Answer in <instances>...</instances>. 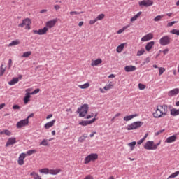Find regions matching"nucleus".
I'll return each instance as SVG.
<instances>
[{"instance_id": "f257e3e1", "label": "nucleus", "mask_w": 179, "mask_h": 179, "mask_svg": "<svg viewBox=\"0 0 179 179\" xmlns=\"http://www.w3.org/2000/svg\"><path fill=\"white\" fill-rule=\"evenodd\" d=\"M169 115V107L167 105H158L154 109L152 117L154 118H164Z\"/></svg>"}, {"instance_id": "f03ea898", "label": "nucleus", "mask_w": 179, "mask_h": 179, "mask_svg": "<svg viewBox=\"0 0 179 179\" xmlns=\"http://www.w3.org/2000/svg\"><path fill=\"white\" fill-rule=\"evenodd\" d=\"M161 141H159L158 143L155 144V141H148L145 144H144V149L145 150H156L157 149V147L160 145Z\"/></svg>"}, {"instance_id": "7ed1b4c3", "label": "nucleus", "mask_w": 179, "mask_h": 179, "mask_svg": "<svg viewBox=\"0 0 179 179\" xmlns=\"http://www.w3.org/2000/svg\"><path fill=\"white\" fill-rule=\"evenodd\" d=\"M88 112H89L88 104H83L77 110V113L78 114H79V117H80V118H83V117H86V115L87 114Z\"/></svg>"}, {"instance_id": "20e7f679", "label": "nucleus", "mask_w": 179, "mask_h": 179, "mask_svg": "<svg viewBox=\"0 0 179 179\" xmlns=\"http://www.w3.org/2000/svg\"><path fill=\"white\" fill-rule=\"evenodd\" d=\"M99 159V155L97 153H92L85 157L84 159V164H89L90 162H96Z\"/></svg>"}, {"instance_id": "39448f33", "label": "nucleus", "mask_w": 179, "mask_h": 179, "mask_svg": "<svg viewBox=\"0 0 179 179\" xmlns=\"http://www.w3.org/2000/svg\"><path fill=\"white\" fill-rule=\"evenodd\" d=\"M143 125V122H134L126 127V129L127 131H134V129H138V128H141Z\"/></svg>"}, {"instance_id": "423d86ee", "label": "nucleus", "mask_w": 179, "mask_h": 179, "mask_svg": "<svg viewBox=\"0 0 179 179\" xmlns=\"http://www.w3.org/2000/svg\"><path fill=\"white\" fill-rule=\"evenodd\" d=\"M31 25V20L30 18H26L22 20V23L18 24V27H21L23 29V27H25L26 30H30Z\"/></svg>"}, {"instance_id": "0eeeda50", "label": "nucleus", "mask_w": 179, "mask_h": 179, "mask_svg": "<svg viewBox=\"0 0 179 179\" xmlns=\"http://www.w3.org/2000/svg\"><path fill=\"white\" fill-rule=\"evenodd\" d=\"M170 43H171V38L168 35L164 36L159 39L160 45H169Z\"/></svg>"}, {"instance_id": "6e6552de", "label": "nucleus", "mask_w": 179, "mask_h": 179, "mask_svg": "<svg viewBox=\"0 0 179 179\" xmlns=\"http://www.w3.org/2000/svg\"><path fill=\"white\" fill-rule=\"evenodd\" d=\"M140 8H149L153 5V0H143L138 2Z\"/></svg>"}, {"instance_id": "1a4fd4ad", "label": "nucleus", "mask_w": 179, "mask_h": 179, "mask_svg": "<svg viewBox=\"0 0 179 179\" xmlns=\"http://www.w3.org/2000/svg\"><path fill=\"white\" fill-rule=\"evenodd\" d=\"M28 125H29L28 120L24 119L17 122L16 128H17V129H20L22 128H24V127H28Z\"/></svg>"}, {"instance_id": "9d476101", "label": "nucleus", "mask_w": 179, "mask_h": 179, "mask_svg": "<svg viewBox=\"0 0 179 179\" xmlns=\"http://www.w3.org/2000/svg\"><path fill=\"white\" fill-rule=\"evenodd\" d=\"M48 32V30L45 27H44L43 29H39L38 30H32V33H34V34H37L38 36H44V34H47Z\"/></svg>"}, {"instance_id": "9b49d317", "label": "nucleus", "mask_w": 179, "mask_h": 179, "mask_svg": "<svg viewBox=\"0 0 179 179\" xmlns=\"http://www.w3.org/2000/svg\"><path fill=\"white\" fill-rule=\"evenodd\" d=\"M57 22H58V20L56 18V19H53L52 20H49V21H47L45 22V27L47 29H48V31L49 29H52V27H55V24H57Z\"/></svg>"}, {"instance_id": "f8f14e48", "label": "nucleus", "mask_w": 179, "mask_h": 179, "mask_svg": "<svg viewBox=\"0 0 179 179\" xmlns=\"http://www.w3.org/2000/svg\"><path fill=\"white\" fill-rule=\"evenodd\" d=\"M97 119L96 117L93 118L91 120H82L79 122V125H82L83 127H87V125H90V124H93Z\"/></svg>"}, {"instance_id": "ddd939ff", "label": "nucleus", "mask_w": 179, "mask_h": 179, "mask_svg": "<svg viewBox=\"0 0 179 179\" xmlns=\"http://www.w3.org/2000/svg\"><path fill=\"white\" fill-rule=\"evenodd\" d=\"M24 159H26V153H21L17 161L19 166H23L24 164Z\"/></svg>"}, {"instance_id": "4468645a", "label": "nucleus", "mask_w": 179, "mask_h": 179, "mask_svg": "<svg viewBox=\"0 0 179 179\" xmlns=\"http://www.w3.org/2000/svg\"><path fill=\"white\" fill-rule=\"evenodd\" d=\"M153 39V34L152 33H148V34L145 35L143 38H141V41L143 43L146 41H149L150 40Z\"/></svg>"}, {"instance_id": "2eb2a0df", "label": "nucleus", "mask_w": 179, "mask_h": 179, "mask_svg": "<svg viewBox=\"0 0 179 179\" xmlns=\"http://www.w3.org/2000/svg\"><path fill=\"white\" fill-rule=\"evenodd\" d=\"M179 94V88H175L168 92V96H169L170 97H173V96H177V94Z\"/></svg>"}, {"instance_id": "dca6fc26", "label": "nucleus", "mask_w": 179, "mask_h": 179, "mask_svg": "<svg viewBox=\"0 0 179 179\" xmlns=\"http://www.w3.org/2000/svg\"><path fill=\"white\" fill-rule=\"evenodd\" d=\"M16 143V138L15 137H11L8 139L6 143V147L8 148V146H10L12 145H15Z\"/></svg>"}, {"instance_id": "f3484780", "label": "nucleus", "mask_w": 179, "mask_h": 179, "mask_svg": "<svg viewBox=\"0 0 179 179\" xmlns=\"http://www.w3.org/2000/svg\"><path fill=\"white\" fill-rule=\"evenodd\" d=\"M55 122H56L55 119H54L53 120H52V121H50V122H47V123L44 125L45 129H50V128H52V127H53L54 125H55Z\"/></svg>"}, {"instance_id": "a211bd4d", "label": "nucleus", "mask_w": 179, "mask_h": 179, "mask_svg": "<svg viewBox=\"0 0 179 179\" xmlns=\"http://www.w3.org/2000/svg\"><path fill=\"white\" fill-rule=\"evenodd\" d=\"M176 141H177V136L173 135L172 136L168 137L165 142L166 143H173V142H176Z\"/></svg>"}, {"instance_id": "6ab92c4d", "label": "nucleus", "mask_w": 179, "mask_h": 179, "mask_svg": "<svg viewBox=\"0 0 179 179\" xmlns=\"http://www.w3.org/2000/svg\"><path fill=\"white\" fill-rule=\"evenodd\" d=\"M124 71H125V72H134V71H136V66H132V65L126 66L124 67Z\"/></svg>"}, {"instance_id": "aec40b11", "label": "nucleus", "mask_w": 179, "mask_h": 179, "mask_svg": "<svg viewBox=\"0 0 179 179\" xmlns=\"http://www.w3.org/2000/svg\"><path fill=\"white\" fill-rule=\"evenodd\" d=\"M102 62H103V60L101 59L92 60L91 66H97L98 65H100V64H101Z\"/></svg>"}, {"instance_id": "412c9836", "label": "nucleus", "mask_w": 179, "mask_h": 179, "mask_svg": "<svg viewBox=\"0 0 179 179\" xmlns=\"http://www.w3.org/2000/svg\"><path fill=\"white\" fill-rule=\"evenodd\" d=\"M170 114L172 117H177L179 115V108H172L170 110Z\"/></svg>"}, {"instance_id": "4be33fe9", "label": "nucleus", "mask_w": 179, "mask_h": 179, "mask_svg": "<svg viewBox=\"0 0 179 179\" xmlns=\"http://www.w3.org/2000/svg\"><path fill=\"white\" fill-rule=\"evenodd\" d=\"M142 15V11L138 12L137 14H136L134 16H133L130 19L131 23H134V22H136V20L141 17V15Z\"/></svg>"}, {"instance_id": "5701e85b", "label": "nucleus", "mask_w": 179, "mask_h": 179, "mask_svg": "<svg viewBox=\"0 0 179 179\" xmlns=\"http://www.w3.org/2000/svg\"><path fill=\"white\" fill-rule=\"evenodd\" d=\"M155 45V41H150L145 45V50L146 51L149 52L153 48V46Z\"/></svg>"}, {"instance_id": "b1692460", "label": "nucleus", "mask_w": 179, "mask_h": 179, "mask_svg": "<svg viewBox=\"0 0 179 179\" xmlns=\"http://www.w3.org/2000/svg\"><path fill=\"white\" fill-rule=\"evenodd\" d=\"M31 94H30V92H27L25 94V96L24 97V104H27V103H29V101H30V98L31 97Z\"/></svg>"}, {"instance_id": "393cba45", "label": "nucleus", "mask_w": 179, "mask_h": 179, "mask_svg": "<svg viewBox=\"0 0 179 179\" xmlns=\"http://www.w3.org/2000/svg\"><path fill=\"white\" fill-rule=\"evenodd\" d=\"M59 173H61V169H49V174H52V176H57Z\"/></svg>"}, {"instance_id": "a878e982", "label": "nucleus", "mask_w": 179, "mask_h": 179, "mask_svg": "<svg viewBox=\"0 0 179 179\" xmlns=\"http://www.w3.org/2000/svg\"><path fill=\"white\" fill-rule=\"evenodd\" d=\"M137 116H138L137 114L127 115V116H125L123 118V120H124V121L128 122V121H131V120H133V118H135V117H137Z\"/></svg>"}, {"instance_id": "bb28decb", "label": "nucleus", "mask_w": 179, "mask_h": 179, "mask_svg": "<svg viewBox=\"0 0 179 179\" xmlns=\"http://www.w3.org/2000/svg\"><path fill=\"white\" fill-rule=\"evenodd\" d=\"M19 44H20V40L16 39L15 41H11V43L8 44V47H13V45H19Z\"/></svg>"}, {"instance_id": "cd10ccee", "label": "nucleus", "mask_w": 179, "mask_h": 179, "mask_svg": "<svg viewBox=\"0 0 179 179\" xmlns=\"http://www.w3.org/2000/svg\"><path fill=\"white\" fill-rule=\"evenodd\" d=\"M125 45H127V43H122L120 44L119 46H117L116 51L117 52H122V50H124V47H125Z\"/></svg>"}, {"instance_id": "c85d7f7f", "label": "nucleus", "mask_w": 179, "mask_h": 179, "mask_svg": "<svg viewBox=\"0 0 179 179\" xmlns=\"http://www.w3.org/2000/svg\"><path fill=\"white\" fill-rule=\"evenodd\" d=\"M19 82V78H13L10 82H8V85L10 86H13V85H16Z\"/></svg>"}, {"instance_id": "c756f323", "label": "nucleus", "mask_w": 179, "mask_h": 179, "mask_svg": "<svg viewBox=\"0 0 179 179\" xmlns=\"http://www.w3.org/2000/svg\"><path fill=\"white\" fill-rule=\"evenodd\" d=\"M0 135H6V136H10V135H12V132L8 129H5L0 131Z\"/></svg>"}, {"instance_id": "7c9ffc66", "label": "nucleus", "mask_w": 179, "mask_h": 179, "mask_svg": "<svg viewBox=\"0 0 179 179\" xmlns=\"http://www.w3.org/2000/svg\"><path fill=\"white\" fill-rule=\"evenodd\" d=\"M30 176L33 177L34 179H43L41 178V176H40V175L37 173V172L33 171L30 173Z\"/></svg>"}, {"instance_id": "2f4dec72", "label": "nucleus", "mask_w": 179, "mask_h": 179, "mask_svg": "<svg viewBox=\"0 0 179 179\" xmlns=\"http://www.w3.org/2000/svg\"><path fill=\"white\" fill-rule=\"evenodd\" d=\"M41 174H50V169L48 168H43L39 170Z\"/></svg>"}, {"instance_id": "473e14b6", "label": "nucleus", "mask_w": 179, "mask_h": 179, "mask_svg": "<svg viewBox=\"0 0 179 179\" xmlns=\"http://www.w3.org/2000/svg\"><path fill=\"white\" fill-rule=\"evenodd\" d=\"M78 87L80 89H88V87H90V83H86L83 85H79Z\"/></svg>"}, {"instance_id": "72a5a7b5", "label": "nucleus", "mask_w": 179, "mask_h": 179, "mask_svg": "<svg viewBox=\"0 0 179 179\" xmlns=\"http://www.w3.org/2000/svg\"><path fill=\"white\" fill-rule=\"evenodd\" d=\"M127 146L130 147V150H134L135 149V146H136V141H133L131 143H129L127 144Z\"/></svg>"}, {"instance_id": "f704fd0d", "label": "nucleus", "mask_w": 179, "mask_h": 179, "mask_svg": "<svg viewBox=\"0 0 179 179\" xmlns=\"http://www.w3.org/2000/svg\"><path fill=\"white\" fill-rule=\"evenodd\" d=\"M31 55V51L25 52L23 53V55L21 56L22 58H29Z\"/></svg>"}, {"instance_id": "c9c22d12", "label": "nucleus", "mask_w": 179, "mask_h": 179, "mask_svg": "<svg viewBox=\"0 0 179 179\" xmlns=\"http://www.w3.org/2000/svg\"><path fill=\"white\" fill-rule=\"evenodd\" d=\"M128 27H129V25H127V26L123 27L122 29H119V30L117 31V34H121L124 33V31H125V29H128Z\"/></svg>"}, {"instance_id": "e433bc0d", "label": "nucleus", "mask_w": 179, "mask_h": 179, "mask_svg": "<svg viewBox=\"0 0 179 179\" xmlns=\"http://www.w3.org/2000/svg\"><path fill=\"white\" fill-rule=\"evenodd\" d=\"M114 87V85H113V83L110 82L108 85H106L103 89L104 90H110V89H112Z\"/></svg>"}, {"instance_id": "4c0bfd02", "label": "nucleus", "mask_w": 179, "mask_h": 179, "mask_svg": "<svg viewBox=\"0 0 179 179\" xmlns=\"http://www.w3.org/2000/svg\"><path fill=\"white\" fill-rule=\"evenodd\" d=\"M41 146H48L50 143H48V140L43 139L42 142L40 143Z\"/></svg>"}, {"instance_id": "58836bf2", "label": "nucleus", "mask_w": 179, "mask_h": 179, "mask_svg": "<svg viewBox=\"0 0 179 179\" xmlns=\"http://www.w3.org/2000/svg\"><path fill=\"white\" fill-rule=\"evenodd\" d=\"M177 176H179V171L174 172L173 173L171 174L167 179H170V178H176V177H177Z\"/></svg>"}, {"instance_id": "ea45409f", "label": "nucleus", "mask_w": 179, "mask_h": 179, "mask_svg": "<svg viewBox=\"0 0 179 179\" xmlns=\"http://www.w3.org/2000/svg\"><path fill=\"white\" fill-rule=\"evenodd\" d=\"M6 71V69L4 67L3 64H1L0 67V76H3Z\"/></svg>"}, {"instance_id": "a19ab883", "label": "nucleus", "mask_w": 179, "mask_h": 179, "mask_svg": "<svg viewBox=\"0 0 179 179\" xmlns=\"http://www.w3.org/2000/svg\"><path fill=\"white\" fill-rule=\"evenodd\" d=\"M163 17H164V15H157L154 18V22H159Z\"/></svg>"}, {"instance_id": "79ce46f5", "label": "nucleus", "mask_w": 179, "mask_h": 179, "mask_svg": "<svg viewBox=\"0 0 179 179\" xmlns=\"http://www.w3.org/2000/svg\"><path fill=\"white\" fill-rule=\"evenodd\" d=\"M159 76H162V75H163V73H164V72H166V69H164V67H159Z\"/></svg>"}, {"instance_id": "37998d69", "label": "nucleus", "mask_w": 179, "mask_h": 179, "mask_svg": "<svg viewBox=\"0 0 179 179\" xmlns=\"http://www.w3.org/2000/svg\"><path fill=\"white\" fill-rule=\"evenodd\" d=\"M104 17H106V15H104V14H100V15H99L96 17V19L97 21H99V20H103V19H104Z\"/></svg>"}, {"instance_id": "c03bdc74", "label": "nucleus", "mask_w": 179, "mask_h": 179, "mask_svg": "<svg viewBox=\"0 0 179 179\" xmlns=\"http://www.w3.org/2000/svg\"><path fill=\"white\" fill-rule=\"evenodd\" d=\"M145 54V49L142 48L137 52V57H141Z\"/></svg>"}, {"instance_id": "a18cd8bd", "label": "nucleus", "mask_w": 179, "mask_h": 179, "mask_svg": "<svg viewBox=\"0 0 179 179\" xmlns=\"http://www.w3.org/2000/svg\"><path fill=\"white\" fill-rule=\"evenodd\" d=\"M71 16H76V15H80V13H83V12H77V11H71L70 13Z\"/></svg>"}, {"instance_id": "49530a36", "label": "nucleus", "mask_w": 179, "mask_h": 179, "mask_svg": "<svg viewBox=\"0 0 179 179\" xmlns=\"http://www.w3.org/2000/svg\"><path fill=\"white\" fill-rule=\"evenodd\" d=\"M171 34H176V36H179V29H173L170 31Z\"/></svg>"}, {"instance_id": "de8ad7c7", "label": "nucleus", "mask_w": 179, "mask_h": 179, "mask_svg": "<svg viewBox=\"0 0 179 179\" xmlns=\"http://www.w3.org/2000/svg\"><path fill=\"white\" fill-rule=\"evenodd\" d=\"M36 152H37L36 150H28L27 152V155H28V156H31V155H33L34 153H36Z\"/></svg>"}, {"instance_id": "09e8293b", "label": "nucleus", "mask_w": 179, "mask_h": 179, "mask_svg": "<svg viewBox=\"0 0 179 179\" xmlns=\"http://www.w3.org/2000/svg\"><path fill=\"white\" fill-rule=\"evenodd\" d=\"M138 88L140 89V90H144V89H146V85L139 83Z\"/></svg>"}, {"instance_id": "8fccbe9b", "label": "nucleus", "mask_w": 179, "mask_h": 179, "mask_svg": "<svg viewBox=\"0 0 179 179\" xmlns=\"http://www.w3.org/2000/svg\"><path fill=\"white\" fill-rule=\"evenodd\" d=\"M178 22L177 21H173V22H169L167 24V27H171L172 26H174V24H176V23H178Z\"/></svg>"}, {"instance_id": "3c124183", "label": "nucleus", "mask_w": 179, "mask_h": 179, "mask_svg": "<svg viewBox=\"0 0 179 179\" xmlns=\"http://www.w3.org/2000/svg\"><path fill=\"white\" fill-rule=\"evenodd\" d=\"M121 115V113H117L116 115H115V116L111 119L112 122H114V121L115 120V118H118V117H120Z\"/></svg>"}, {"instance_id": "603ef678", "label": "nucleus", "mask_w": 179, "mask_h": 179, "mask_svg": "<svg viewBox=\"0 0 179 179\" xmlns=\"http://www.w3.org/2000/svg\"><path fill=\"white\" fill-rule=\"evenodd\" d=\"M98 22V21H97V19L95 18V19H94V20H90L89 24L92 25V24H95L96 22Z\"/></svg>"}, {"instance_id": "864d4df0", "label": "nucleus", "mask_w": 179, "mask_h": 179, "mask_svg": "<svg viewBox=\"0 0 179 179\" xmlns=\"http://www.w3.org/2000/svg\"><path fill=\"white\" fill-rule=\"evenodd\" d=\"M12 59H8V69H10V68H12Z\"/></svg>"}, {"instance_id": "5fc2aeb1", "label": "nucleus", "mask_w": 179, "mask_h": 179, "mask_svg": "<svg viewBox=\"0 0 179 179\" xmlns=\"http://www.w3.org/2000/svg\"><path fill=\"white\" fill-rule=\"evenodd\" d=\"M85 139H86V137L85 136H82L78 138V142H83L85 141Z\"/></svg>"}, {"instance_id": "6e6d98bb", "label": "nucleus", "mask_w": 179, "mask_h": 179, "mask_svg": "<svg viewBox=\"0 0 179 179\" xmlns=\"http://www.w3.org/2000/svg\"><path fill=\"white\" fill-rule=\"evenodd\" d=\"M34 117V113H31L29 115H28L26 118V120H28V122H29L30 118H33Z\"/></svg>"}, {"instance_id": "4d7b16f0", "label": "nucleus", "mask_w": 179, "mask_h": 179, "mask_svg": "<svg viewBox=\"0 0 179 179\" xmlns=\"http://www.w3.org/2000/svg\"><path fill=\"white\" fill-rule=\"evenodd\" d=\"M164 131V129L159 130L157 132L155 133V135L157 136L160 135V134H163Z\"/></svg>"}, {"instance_id": "13d9d810", "label": "nucleus", "mask_w": 179, "mask_h": 179, "mask_svg": "<svg viewBox=\"0 0 179 179\" xmlns=\"http://www.w3.org/2000/svg\"><path fill=\"white\" fill-rule=\"evenodd\" d=\"M94 117V113H91L90 115H87L86 119L90 120V118H93Z\"/></svg>"}, {"instance_id": "bf43d9fd", "label": "nucleus", "mask_w": 179, "mask_h": 179, "mask_svg": "<svg viewBox=\"0 0 179 179\" xmlns=\"http://www.w3.org/2000/svg\"><path fill=\"white\" fill-rule=\"evenodd\" d=\"M40 92V89H36L34 92H31V94H37Z\"/></svg>"}, {"instance_id": "052dcab7", "label": "nucleus", "mask_w": 179, "mask_h": 179, "mask_svg": "<svg viewBox=\"0 0 179 179\" xmlns=\"http://www.w3.org/2000/svg\"><path fill=\"white\" fill-rule=\"evenodd\" d=\"M145 142V138H142L137 142V145H142Z\"/></svg>"}, {"instance_id": "680f3d73", "label": "nucleus", "mask_w": 179, "mask_h": 179, "mask_svg": "<svg viewBox=\"0 0 179 179\" xmlns=\"http://www.w3.org/2000/svg\"><path fill=\"white\" fill-rule=\"evenodd\" d=\"M13 110H20V106H19V105H14L13 106Z\"/></svg>"}, {"instance_id": "e2e57ef3", "label": "nucleus", "mask_w": 179, "mask_h": 179, "mask_svg": "<svg viewBox=\"0 0 179 179\" xmlns=\"http://www.w3.org/2000/svg\"><path fill=\"white\" fill-rule=\"evenodd\" d=\"M54 8L55 10H59V9H61V6H59V5H55Z\"/></svg>"}, {"instance_id": "0e129e2a", "label": "nucleus", "mask_w": 179, "mask_h": 179, "mask_svg": "<svg viewBox=\"0 0 179 179\" xmlns=\"http://www.w3.org/2000/svg\"><path fill=\"white\" fill-rule=\"evenodd\" d=\"M84 179H94V178L91 175H87Z\"/></svg>"}, {"instance_id": "69168bd1", "label": "nucleus", "mask_w": 179, "mask_h": 179, "mask_svg": "<svg viewBox=\"0 0 179 179\" xmlns=\"http://www.w3.org/2000/svg\"><path fill=\"white\" fill-rule=\"evenodd\" d=\"M169 49H164V50H163V54H164V55H166V54H168L169 53Z\"/></svg>"}, {"instance_id": "338daca9", "label": "nucleus", "mask_w": 179, "mask_h": 179, "mask_svg": "<svg viewBox=\"0 0 179 179\" xmlns=\"http://www.w3.org/2000/svg\"><path fill=\"white\" fill-rule=\"evenodd\" d=\"M50 118H52V114H50L46 117V120H50Z\"/></svg>"}, {"instance_id": "774afa93", "label": "nucleus", "mask_w": 179, "mask_h": 179, "mask_svg": "<svg viewBox=\"0 0 179 179\" xmlns=\"http://www.w3.org/2000/svg\"><path fill=\"white\" fill-rule=\"evenodd\" d=\"M3 107H5V103L0 104V110H2V108H3Z\"/></svg>"}]
</instances>
